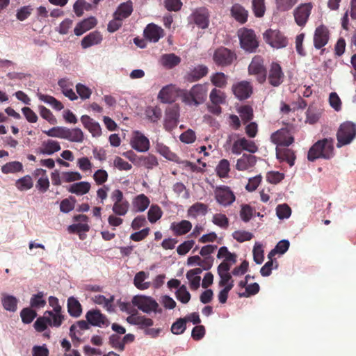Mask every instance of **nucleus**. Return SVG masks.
<instances>
[{"label":"nucleus","instance_id":"f257e3e1","mask_svg":"<svg viewBox=\"0 0 356 356\" xmlns=\"http://www.w3.org/2000/svg\"><path fill=\"white\" fill-rule=\"evenodd\" d=\"M272 141L277 145L276 156L280 161H286L290 166L294 165L296 156L291 149L287 148L293 138L286 131H277L271 136Z\"/></svg>","mask_w":356,"mask_h":356},{"label":"nucleus","instance_id":"f03ea898","mask_svg":"<svg viewBox=\"0 0 356 356\" xmlns=\"http://www.w3.org/2000/svg\"><path fill=\"white\" fill-rule=\"evenodd\" d=\"M334 156V139L326 138L316 142L309 149L307 159L314 161L316 159H331Z\"/></svg>","mask_w":356,"mask_h":356},{"label":"nucleus","instance_id":"7ed1b4c3","mask_svg":"<svg viewBox=\"0 0 356 356\" xmlns=\"http://www.w3.org/2000/svg\"><path fill=\"white\" fill-rule=\"evenodd\" d=\"M356 138V124L347 121L342 123L337 132V147L341 148L343 146L350 144Z\"/></svg>","mask_w":356,"mask_h":356},{"label":"nucleus","instance_id":"20e7f679","mask_svg":"<svg viewBox=\"0 0 356 356\" xmlns=\"http://www.w3.org/2000/svg\"><path fill=\"white\" fill-rule=\"evenodd\" d=\"M131 302L134 306L145 314L162 312L158 302L151 296L136 295L133 297Z\"/></svg>","mask_w":356,"mask_h":356},{"label":"nucleus","instance_id":"39448f33","mask_svg":"<svg viewBox=\"0 0 356 356\" xmlns=\"http://www.w3.org/2000/svg\"><path fill=\"white\" fill-rule=\"evenodd\" d=\"M207 86L196 84L183 95V101L188 105L198 106L202 104L207 98Z\"/></svg>","mask_w":356,"mask_h":356},{"label":"nucleus","instance_id":"423d86ee","mask_svg":"<svg viewBox=\"0 0 356 356\" xmlns=\"http://www.w3.org/2000/svg\"><path fill=\"white\" fill-rule=\"evenodd\" d=\"M110 199L113 202V212L119 216H125L129 209V203L124 198L123 193L119 189L113 190L110 195Z\"/></svg>","mask_w":356,"mask_h":356},{"label":"nucleus","instance_id":"0eeeda50","mask_svg":"<svg viewBox=\"0 0 356 356\" xmlns=\"http://www.w3.org/2000/svg\"><path fill=\"white\" fill-rule=\"evenodd\" d=\"M264 40L270 47L275 49L284 48L288 44V40L279 30L269 29L264 34Z\"/></svg>","mask_w":356,"mask_h":356},{"label":"nucleus","instance_id":"6e6552de","mask_svg":"<svg viewBox=\"0 0 356 356\" xmlns=\"http://www.w3.org/2000/svg\"><path fill=\"white\" fill-rule=\"evenodd\" d=\"M240 44L242 49L249 52L255 51L258 47V42L252 30L243 29L238 31Z\"/></svg>","mask_w":356,"mask_h":356},{"label":"nucleus","instance_id":"1a4fd4ad","mask_svg":"<svg viewBox=\"0 0 356 356\" xmlns=\"http://www.w3.org/2000/svg\"><path fill=\"white\" fill-rule=\"evenodd\" d=\"M236 58V54L225 47L217 49L213 56L214 63L219 66L229 65Z\"/></svg>","mask_w":356,"mask_h":356},{"label":"nucleus","instance_id":"9d476101","mask_svg":"<svg viewBox=\"0 0 356 356\" xmlns=\"http://www.w3.org/2000/svg\"><path fill=\"white\" fill-rule=\"evenodd\" d=\"M313 5L312 3H301L293 10V16L298 26L303 27L311 15Z\"/></svg>","mask_w":356,"mask_h":356},{"label":"nucleus","instance_id":"9b49d317","mask_svg":"<svg viewBox=\"0 0 356 356\" xmlns=\"http://www.w3.org/2000/svg\"><path fill=\"white\" fill-rule=\"evenodd\" d=\"M214 194L217 202L223 207L229 206L235 201V195L228 186L216 187Z\"/></svg>","mask_w":356,"mask_h":356},{"label":"nucleus","instance_id":"f8f14e48","mask_svg":"<svg viewBox=\"0 0 356 356\" xmlns=\"http://www.w3.org/2000/svg\"><path fill=\"white\" fill-rule=\"evenodd\" d=\"M86 319L88 323L95 327H106L110 324L109 320L98 309H90L86 314Z\"/></svg>","mask_w":356,"mask_h":356},{"label":"nucleus","instance_id":"ddd939ff","mask_svg":"<svg viewBox=\"0 0 356 356\" xmlns=\"http://www.w3.org/2000/svg\"><path fill=\"white\" fill-rule=\"evenodd\" d=\"M250 74H254L259 83H263L266 79V71L264 66L263 59L260 56H254L248 67Z\"/></svg>","mask_w":356,"mask_h":356},{"label":"nucleus","instance_id":"4468645a","mask_svg":"<svg viewBox=\"0 0 356 356\" xmlns=\"http://www.w3.org/2000/svg\"><path fill=\"white\" fill-rule=\"evenodd\" d=\"M243 150L253 154L257 152L258 147L254 141L248 140L243 137L234 142L232 152L234 154L239 155Z\"/></svg>","mask_w":356,"mask_h":356},{"label":"nucleus","instance_id":"2eb2a0df","mask_svg":"<svg viewBox=\"0 0 356 356\" xmlns=\"http://www.w3.org/2000/svg\"><path fill=\"white\" fill-rule=\"evenodd\" d=\"M190 18L200 29H205L209 26V13L204 7H200L194 10Z\"/></svg>","mask_w":356,"mask_h":356},{"label":"nucleus","instance_id":"dca6fc26","mask_svg":"<svg viewBox=\"0 0 356 356\" xmlns=\"http://www.w3.org/2000/svg\"><path fill=\"white\" fill-rule=\"evenodd\" d=\"M179 111L177 106L168 107L165 112L164 128L170 131L177 127L179 122Z\"/></svg>","mask_w":356,"mask_h":356},{"label":"nucleus","instance_id":"f3484780","mask_svg":"<svg viewBox=\"0 0 356 356\" xmlns=\"http://www.w3.org/2000/svg\"><path fill=\"white\" fill-rule=\"evenodd\" d=\"M131 145L138 152H146L150 147L149 139L138 131L134 132L131 140Z\"/></svg>","mask_w":356,"mask_h":356},{"label":"nucleus","instance_id":"a211bd4d","mask_svg":"<svg viewBox=\"0 0 356 356\" xmlns=\"http://www.w3.org/2000/svg\"><path fill=\"white\" fill-rule=\"evenodd\" d=\"M329 38L330 33L328 29L324 25L318 26L314 34V47L317 49H321L327 44Z\"/></svg>","mask_w":356,"mask_h":356},{"label":"nucleus","instance_id":"6ab92c4d","mask_svg":"<svg viewBox=\"0 0 356 356\" xmlns=\"http://www.w3.org/2000/svg\"><path fill=\"white\" fill-rule=\"evenodd\" d=\"M49 304L53 307V310L50 311L52 313L51 317L54 318L53 321L55 327H59L64 321V316L61 314L62 308L58 302V299L54 296L49 298Z\"/></svg>","mask_w":356,"mask_h":356},{"label":"nucleus","instance_id":"aec40b11","mask_svg":"<svg viewBox=\"0 0 356 356\" xmlns=\"http://www.w3.org/2000/svg\"><path fill=\"white\" fill-rule=\"evenodd\" d=\"M284 81V73L280 65L276 63H273L268 74V81L270 85L277 87Z\"/></svg>","mask_w":356,"mask_h":356},{"label":"nucleus","instance_id":"412c9836","mask_svg":"<svg viewBox=\"0 0 356 356\" xmlns=\"http://www.w3.org/2000/svg\"><path fill=\"white\" fill-rule=\"evenodd\" d=\"M51 315V312L46 311L42 316L38 317L33 324L35 330L38 332H42L47 330L48 325L55 327V325H53L54 318H52Z\"/></svg>","mask_w":356,"mask_h":356},{"label":"nucleus","instance_id":"4be33fe9","mask_svg":"<svg viewBox=\"0 0 356 356\" xmlns=\"http://www.w3.org/2000/svg\"><path fill=\"white\" fill-rule=\"evenodd\" d=\"M233 92L238 99H248L252 92L250 83L248 81H241L233 86Z\"/></svg>","mask_w":356,"mask_h":356},{"label":"nucleus","instance_id":"5701e85b","mask_svg":"<svg viewBox=\"0 0 356 356\" xmlns=\"http://www.w3.org/2000/svg\"><path fill=\"white\" fill-rule=\"evenodd\" d=\"M127 321L134 325H138L140 329H147L154 325V321L149 318L145 316L132 314L127 318Z\"/></svg>","mask_w":356,"mask_h":356},{"label":"nucleus","instance_id":"b1692460","mask_svg":"<svg viewBox=\"0 0 356 356\" xmlns=\"http://www.w3.org/2000/svg\"><path fill=\"white\" fill-rule=\"evenodd\" d=\"M81 121L84 127L87 129L93 137H99L102 134L99 124L87 115H82Z\"/></svg>","mask_w":356,"mask_h":356},{"label":"nucleus","instance_id":"393cba45","mask_svg":"<svg viewBox=\"0 0 356 356\" xmlns=\"http://www.w3.org/2000/svg\"><path fill=\"white\" fill-rule=\"evenodd\" d=\"M144 35L150 42H156L163 37V30L154 24H149L144 30Z\"/></svg>","mask_w":356,"mask_h":356},{"label":"nucleus","instance_id":"a878e982","mask_svg":"<svg viewBox=\"0 0 356 356\" xmlns=\"http://www.w3.org/2000/svg\"><path fill=\"white\" fill-rule=\"evenodd\" d=\"M208 72L209 69L206 65H198L190 70L186 76V79L189 82H195L205 76Z\"/></svg>","mask_w":356,"mask_h":356},{"label":"nucleus","instance_id":"bb28decb","mask_svg":"<svg viewBox=\"0 0 356 356\" xmlns=\"http://www.w3.org/2000/svg\"><path fill=\"white\" fill-rule=\"evenodd\" d=\"M232 17L240 24H245L248 17V11L241 4L234 3L230 10Z\"/></svg>","mask_w":356,"mask_h":356},{"label":"nucleus","instance_id":"cd10ccee","mask_svg":"<svg viewBox=\"0 0 356 356\" xmlns=\"http://www.w3.org/2000/svg\"><path fill=\"white\" fill-rule=\"evenodd\" d=\"M1 302L3 308L7 311L14 313L17 309L18 299L13 296L6 293H1Z\"/></svg>","mask_w":356,"mask_h":356},{"label":"nucleus","instance_id":"c85d7f7f","mask_svg":"<svg viewBox=\"0 0 356 356\" xmlns=\"http://www.w3.org/2000/svg\"><path fill=\"white\" fill-rule=\"evenodd\" d=\"M257 162V157L252 154H243V156L237 160L236 168L238 170L243 171L252 168Z\"/></svg>","mask_w":356,"mask_h":356},{"label":"nucleus","instance_id":"c756f323","mask_svg":"<svg viewBox=\"0 0 356 356\" xmlns=\"http://www.w3.org/2000/svg\"><path fill=\"white\" fill-rule=\"evenodd\" d=\"M90 328V324L87 321L81 320L71 325L70 336L72 339H79L83 334V332Z\"/></svg>","mask_w":356,"mask_h":356},{"label":"nucleus","instance_id":"7c9ffc66","mask_svg":"<svg viewBox=\"0 0 356 356\" xmlns=\"http://www.w3.org/2000/svg\"><path fill=\"white\" fill-rule=\"evenodd\" d=\"M58 85L65 97H68L72 101L77 99L78 97L72 89L73 83L70 81L69 79H60L58 81Z\"/></svg>","mask_w":356,"mask_h":356},{"label":"nucleus","instance_id":"2f4dec72","mask_svg":"<svg viewBox=\"0 0 356 356\" xmlns=\"http://www.w3.org/2000/svg\"><path fill=\"white\" fill-rule=\"evenodd\" d=\"M133 12V3L131 0L120 3L113 15L116 19H121L122 20L129 17Z\"/></svg>","mask_w":356,"mask_h":356},{"label":"nucleus","instance_id":"473e14b6","mask_svg":"<svg viewBox=\"0 0 356 356\" xmlns=\"http://www.w3.org/2000/svg\"><path fill=\"white\" fill-rule=\"evenodd\" d=\"M63 139L74 143H82L84 135L79 128L68 129L64 127Z\"/></svg>","mask_w":356,"mask_h":356},{"label":"nucleus","instance_id":"72a5a7b5","mask_svg":"<svg viewBox=\"0 0 356 356\" xmlns=\"http://www.w3.org/2000/svg\"><path fill=\"white\" fill-rule=\"evenodd\" d=\"M102 40V35L98 31H93L86 35L81 40V47L87 49L91 46L99 44Z\"/></svg>","mask_w":356,"mask_h":356},{"label":"nucleus","instance_id":"f704fd0d","mask_svg":"<svg viewBox=\"0 0 356 356\" xmlns=\"http://www.w3.org/2000/svg\"><path fill=\"white\" fill-rule=\"evenodd\" d=\"M67 312L71 316L74 318L79 317L82 314V306L74 296L67 299Z\"/></svg>","mask_w":356,"mask_h":356},{"label":"nucleus","instance_id":"c9c22d12","mask_svg":"<svg viewBox=\"0 0 356 356\" xmlns=\"http://www.w3.org/2000/svg\"><path fill=\"white\" fill-rule=\"evenodd\" d=\"M92 300L95 304L103 306L108 312H114V296H110L109 298H106L103 295H97L92 298Z\"/></svg>","mask_w":356,"mask_h":356},{"label":"nucleus","instance_id":"e433bc0d","mask_svg":"<svg viewBox=\"0 0 356 356\" xmlns=\"http://www.w3.org/2000/svg\"><path fill=\"white\" fill-rule=\"evenodd\" d=\"M192 228V224L190 221L183 220L179 222L171 224L170 229L177 236H180L188 233Z\"/></svg>","mask_w":356,"mask_h":356},{"label":"nucleus","instance_id":"4c0bfd02","mask_svg":"<svg viewBox=\"0 0 356 356\" xmlns=\"http://www.w3.org/2000/svg\"><path fill=\"white\" fill-rule=\"evenodd\" d=\"M202 270L200 268H196L187 272L186 276L189 281L192 289L196 290L200 286L201 278L199 275L202 273Z\"/></svg>","mask_w":356,"mask_h":356},{"label":"nucleus","instance_id":"58836bf2","mask_svg":"<svg viewBox=\"0 0 356 356\" xmlns=\"http://www.w3.org/2000/svg\"><path fill=\"white\" fill-rule=\"evenodd\" d=\"M60 149V143L54 140H47L42 143L40 153L44 155H51Z\"/></svg>","mask_w":356,"mask_h":356},{"label":"nucleus","instance_id":"ea45409f","mask_svg":"<svg viewBox=\"0 0 356 356\" xmlns=\"http://www.w3.org/2000/svg\"><path fill=\"white\" fill-rule=\"evenodd\" d=\"M90 184L88 181H80L70 186L68 191L77 195H82L88 193L90 189Z\"/></svg>","mask_w":356,"mask_h":356},{"label":"nucleus","instance_id":"a19ab883","mask_svg":"<svg viewBox=\"0 0 356 356\" xmlns=\"http://www.w3.org/2000/svg\"><path fill=\"white\" fill-rule=\"evenodd\" d=\"M148 277L149 274L144 271L137 273L134 279V284L135 286L140 290L149 289L151 286V283L149 282H145Z\"/></svg>","mask_w":356,"mask_h":356},{"label":"nucleus","instance_id":"79ce46f5","mask_svg":"<svg viewBox=\"0 0 356 356\" xmlns=\"http://www.w3.org/2000/svg\"><path fill=\"white\" fill-rule=\"evenodd\" d=\"M160 62L165 67L172 69L179 64L181 58L175 54H166L161 57Z\"/></svg>","mask_w":356,"mask_h":356},{"label":"nucleus","instance_id":"37998d69","mask_svg":"<svg viewBox=\"0 0 356 356\" xmlns=\"http://www.w3.org/2000/svg\"><path fill=\"white\" fill-rule=\"evenodd\" d=\"M158 98L161 102L169 104L174 101L175 94L174 88L172 86L163 87L159 92Z\"/></svg>","mask_w":356,"mask_h":356},{"label":"nucleus","instance_id":"c03bdc74","mask_svg":"<svg viewBox=\"0 0 356 356\" xmlns=\"http://www.w3.org/2000/svg\"><path fill=\"white\" fill-rule=\"evenodd\" d=\"M133 205L136 211L143 212L149 207V200L144 194H140L134 198Z\"/></svg>","mask_w":356,"mask_h":356},{"label":"nucleus","instance_id":"a18cd8bd","mask_svg":"<svg viewBox=\"0 0 356 356\" xmlns=\"http://www.w3.org/2000/svg\"><path fill=\"white\" fill-rule=\"evenodd\" d=\"M207 206L201 202H197L190 207L187 213L189 217L196 218L197 215L204 216L207 213Z\"/></svg>","mask_w":356,"mask_h":356},{"label":"nucleus","instance_id":"49530a36","mask_svg":"<svg viewBox=\"0 0 356 356\" xmlns=\"http://www.w3.org/2000/svg\"><path fill=\"white\" fill-rule=\"evenodd\" d=\"M44 296V293L42 291L33 294L30 299V307L33 309L43 308L47 303Z\"/></svg>","mask_w":356,"mask_h":356},{"label":"nucleus","instance_id":"de8ad7c7","mask_svg":"<svg viewBox=\"0 0 356 356\" xmlns=\"http://www.w3.org/2000/svg\"><path fill=\"white\" fill-rule=\"evenodd\" d=\"M145 114L148 120L155 123L161 118L162 111L158 106H148L145 109Z\"/></svg>","mask_w":356,"mask_h":356},{"label":"nucleus","instance_id":"09e8293b","mask_svg":"<svg viewBox=\"0 0 356 356\" xmlns=\"http://www.w3.org/2000/svg\"><path fill=\"white\" fill-rule=\"evenodd\" d=\"M289 245L290 243L287 239L281 240L277 243L275 247L268 253V258L269 259H271V258L276 254H284L289 250Z\"/></svg>","mask_w":356,"mask_h":356},{"label":"nucleus","instance_id":"8fccbe9b","mask_svg":"<svg viewBox=\"0 0 356 356\" xmlns=\"http://www.w3.org/2000/svg\"><path fill=\"white\" fill-rule=\"evenodd\" d=\"M1 171L4 174L17 173L23 171V165L19 161H11L1 167Z\"/></svg>","mask_w":356,"mask_h":356},{"label":"nucleus","instance_id":"3c124183","mask_svg":"<svg viewBox=\"0 0 356 356\" xmlns=\"http://www.w3.org/2000/svg\"><path fill=\"white\" fill-rule=\"evenodd\" d=\"M15 186L21 191H28L33 186V179L29 175L24 176L16 181Z\"/></svg>","mask_w":356,"mask_h":356},{"label":"nucleus","instance_id":"603ef678","mask_svg":"<svg viewBox=\"0 0 356 356\" xmlns=\"http://www.w3.org/2000/svg\"><path fill=\"white\" fill-rule=\"evenodd\" d=\"M209 99L213 104H224L226 102L225 93L216 88H213L209 95Z\"/></svg>","mask_w":356,"mask_h":356},{"label":"nucleus","instance_id":"864d4df0","mask_svg":"<svg viewBox=\"0 0 356 356\" xmlns=\"http://www.w3.org/2000/svg\"><path fill=\"white\" fill-rule=\"evenodd\" d=\"M36 316V312L31 307L24 308L20 312V317L24 324L31 323Z\"/></svg>","mask_w":356,"mask_h":356},{"label":"nucleus","instance_id":"5fc2aeb1","mask_svg":"<svg viewBox=\"0 0 356 356\" xmlns=\"http://www.w3.org/2000/svg\"><path fill=\"white\" fill-rule=\"evenodd\" d=\"M252 7L253 13L257 17H261L266 11L265 0H252Z\"/></svg>","mask_w":356,"mask_h":356},{"label":"nucleus","instance_id":"6e6d98bb","mask_svg":"<svg viewBox=\"0 0 356 356\" xmlns=\"http://www.w3.org/2000/svg\"><path fill=\"white\" fill-rule=\"evenodd\" d=\"M227 76L222 72H216L211 76V83L218 88H224L227 85Z\"/></svg>","mask_w":356,"mask_h":356},{"label":"nucleus","instance_id":"4d7b16f0","mask_svg":"<svg viewBox=\"0 0 356 356\" xmlns=\"http://www.w3.org/2000/svg\"><path fill=\"white\" fill-rule=\"evenodd\" d=\"M306 121L309 124H314L318 120L321 116V111L315 106H309L306 112Z\"/></svg>","mask_w":356,"mask_h":356},{"label":"nucleus","instance_id":"13d9d810","mask_svg":"<svg viewBox=\"0 0 356 356\" xmlns=\"http://www.w3.org/2000/svg\"><path fill=\"white\" fill-rule=\"evenodd\" d=\"M175 294L177 299L183 304H186L190 301L191 294L184 285L179 286Z\"/></svg>","mask_w":356,"mask_h":356},{"label":"nucleus","instance_id":"bf43d9fd","mask_svg":"<svg viewBox=\"0 0 356 356\" xmlns=\"http://www.w3.org/2000/svg\"><path fill=\"white\" fill-rule=\"evenodd\" d=\"M186 329V324L185 319L183 318H179L172 323L170 330L174 334L179 335L184 333Z\"/></svg>","mask_w":356,"mask_h":356},{"label":"nucleus","instance_id":"052dcab7","mask_svg":"<svg viewBox=\"0 0 356 356\" xmlns=\"http://www.w3.org/2000/svg\"><path fill=\"white\" fill-rule=\"evenodd\" d=\"M233 238L239 243L250 241L253 238L251 232L245 230H237L232 233Z\"/></svg>","mask_w":356,"mask_h":356},{"label":"nucleus","instance_id":"680f3d73","mask_svg":"<svg viewBox=\"0 0 356 356\" xmlns=\"http://www.w3.org/2000/svg\"><path fill=\"white\" fill-rule=\"evenodd\" d=\"M276 214L279 219H287L291 216V209L286 204H280L276 208Z\"/></svg>","mask_w":356,"mask_h":356},{"label":"nucleus","instance_id":"e2e57ef3","mask_svg":"<svg viewBox=\"0 0 356 356\" xmlns=\"http://www.w3.org/2000/svg\"><path fill=\"white\" fill-rule=\"evenodd\" d=\"M76 200L74 197H70L63 200L60 204V210L61 212L67 213L72 211L74 208Z\"/></svg>","mask_w":356,"mask_h":356},{"label":"nucleus","instance_id":"0e129e2a","mask_svg":"<svg viewBox=\"0 0 356 356\" xmlns=\"http://www.w3.org/2000/svg\"><path fill=\"white\" fill-rule=\"evenodd\" d=\"M253 259L257 264H261L264 261V250L262 245L260 243L256 242L254 243L253 250Z\"/></svg>","mask_w":356,"mask_h":356},{"label":"nucleus","instance_id":"69168bd1","mask_svg":"<svg viewBox=\"0 0 356 356\" xmlns=\"http://www.w3.org/2000/svg\"><path fill=\"white\" fill-rule=\"evenodd\" d=\"M147 216L149 221L154 223L161 218L162 211L159 206L152 205L148 211Z\"/></svg>","mask_w":356,"mask_h":356},{"label":"nucleus","instance_id":"338daca9","mask_svg":"<svg viewBox=\"0 0 356 356\" xmlns=\"http://www.w3.org/2000/svg\"><path fill=\"white\" fill-rule=\"evenodd\" d=\"M218 175L222 177H227L229 172V163L227 159H222L216 167Z\"/></svg>","mask_w":356,"mask_h":356},{"label":"nucleus","instance_id":"774afa93","mask_svg":"<svg viewBox=\"0 0 356 356\" xmlns=\"http://www.w3.org/2000/svg\"><path fill=\"white\" fill-rule=\"evenodd\" d=\"M278 264L275 261H274L272 259L267 261L261 268L260 273L264 277H268L270 275L272 269L274 268L277 269Z\"/></svg>","mask_w":356,"mask_h":356}]
</instances>
